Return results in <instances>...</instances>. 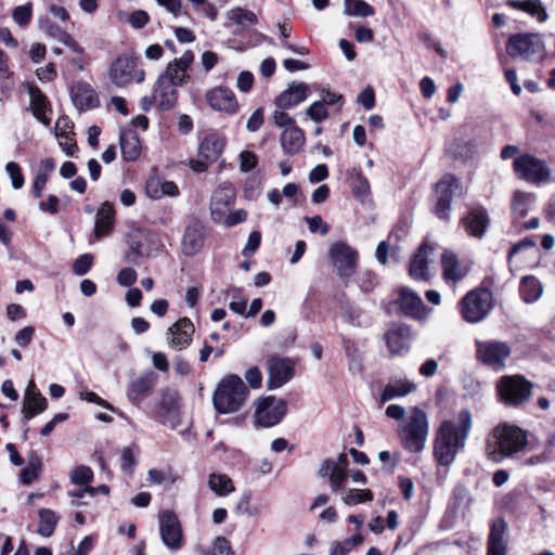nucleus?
<instances>
[{
    "mask_svg": "<svg viewBox=\"0 0 555 555\" xmlns=\"http://www.w3.org/2000/svg\"><path fill=\"white\" fill-rule=\"evenodd\" d=\"M473 428V414L469 410L459 411L454 418H444L435 429L433 457L442 467H450L467 443Z\"/></svg>",
    "mask_w": 555,
    "mask_h": 555,
    "instance_id": "obj_1",
    "label": "nucleus"
},
{
    "mask_svg": "<svg viewBox=\"0 0 555 555\" xmlns=\"http://www.w3.org/2000/svg\"><path fill=\"white\" fill-rule=\"evenodd\" d=\"M193 61V52L185 51L180 57L170 62L165 72L159 75L153 88V101L158 108L169 111L175 107L178 100L177 88L189 80L188 69Z\"/></svg>",
    "mask_w": 555,
    "mask_h": 555,
    "instance_id": "obj_2",
    "label": "nucleus"
},
{
    "mask_svg": "<svg viewBox=\"0 0 555 555\" xmlns=\"http://www.w3.org/2000/svg\"><path fill=\"white\" fill-rule=\"evenodd\" d=\"M528 443L526 431L516 425L501 423L488 434L485 446L486 456L495 463L521 452Z\"/></svg>",
    "mask_w": 555,
    "mask_h": 555,
    "instance_id": "obj_3",
    "label": "nucleus"
},
{
    "mask_svg": "<svg viewBox=\"0 0 555 555\" xmlns=\"http://www.w3.org/2000/svg\"><path fill=\"white\" fill-rule=\"evenodd\" d=\"M428 435L427 413L418 406L410 408L408 417L398 427V436L403 448L412 453L422 452L425 449Z\"/></svg>",
    "mask_w": 555,
    "mask_h": 555,
    "instance_id": "obj_4",
    "label": "nucleus"
},
{
    "mask_svg": "<svg viewBox=\"0 0 555 555\" xmlns=\"http://www.w3.org/2000/svg\"><path fill=\"white\" fill-rule=\"evenodd\" d=\"M247 396L248 389L243 379L230 374L219 382L212 396V403L217 412L231 414L244 405Z\"/></svg>",
    "mask_w": 555,
    "mask_h": 555,
    "instance_id": "obj_5",
    "label": "nucleus"
},
{
    "mask_svg": "<svg viewBox=\"0 0 555 555\" xmlns=\"http://www.w3.org/2000/svg\"><path fill=\"white\" fill-rule=\"evenodd\" d=\"M506 52L513 59H521L527 62L543 61L546 56L542 36L532 33L509 36L506 42Z\"/></svg>",
    "mask_w": 555,
    "mask_h": 555,
    "instance_id": "obj_6",
    "label": "nucleus"
},
{
    "mask_svg": "<svg viewBox=\"0 0 555 555\" xmlns=\"http://www.w3.org/2000/svg\"><path fill=\"white\" fill-rule=\"evenodd\" d=\"M496 392L501 402L519 406L532 395V384L521 375H505L496 383Z\"/></svg>",
    "mask_w": 555,
    "mask_h": 555,
    "instance_id": "obj_7",
    "label": "nucleus"
},
{
    "mask_svg": "<svg viewBox=\"0 0 555 555\" xmlns=\"http://www.w3.org/2000/svg\"><path fill=\"white\" fill-rule=\"evenodd\" d=\"M328 258L337 275L349 280L358 269L359 254L345 241H336L328 247Z\"/></svg>",
    "mask_w": 555,
    "mask_h": 555,
    "instance_id": "obj_8",
    "label": "nucleus"
},
{
    "mask_svg": "<svg viewBox=\"0 0 555 555\" xmlns=\"http://www.w3.org/2000/svg\"><path fill=\"white\" fill-rule=\"evenodd\" d=\"M492 293L478 288L467 293L461 300V313L465 321L477 323L482 321L492 309Z\"/></svg>",
    "mask_w": 555,
    "mask_h": 555,
    "instance_id": "obj_9",
    "label": "nucleus"
},
{
    "mask_svg": "<svg viewBox=\"0 0 555 555\" xmlns=\"http://www.w3.org/2000/svg\"><path fill=\"white\" fill-rule=\"evenodd\" d=\"M514 171L519 179L531 184L546 182L551 176V170L545 162L529 154L514 158Z\"/></svg>",
    "mask_w": 555,
    "mask_h": 555,
    "instance_id": "obj_10",
    "label": "nucleus"
},
{
    "mask_svg": "<svg viewBox=\"0 0 555 555\" xmlns=\"http://www.w3.org/2000/svg\"><path fill=\"white\" fill-rule=\"evenodd\" d=\"M287 412V403L273 396L259 398L255 404V423L262 427L279 424Z\"/></svg>",
    "mask_w": 555,
    "mask_h": 555,
    "instance_id": "obj_11",
    "label": "nucleus"
},
{
    "mask_svg": "<svg viewBox=\"0 0 555 555\" xmlns=\"http://www.w3.org/2000/svg\"><path fill=\"white\" fill-rule=\"evenodd\" d=\"M462 188L459 179L448 175L444 176L435 188V215L442 219L448 220L451 211V202L453 196L461 194Z\"/></svg>",
    "mask_w": 555,
    "mask_h": 555,
    "instance_id": "obj_12",
    "label": "nucleus"
},
{
    "mask_svg": "<svg viewBox=\"0 0 555 555\" xmlns=\"http://www.w3.org/2000/svg\"><path fill=\"white\" fill-rule=\"evenodd\" d=\"M512 349L508 344L498 340L477 341L478 360L493 371H501L506 365Z\"/></svg>",
    "mask_w": 555,
    "mask_h": 555,
    "instance_id": "obj_13",
    "label": "nucleus"
},
{
    "mask_svg": "<svg viewBox=\"0 0 555 555\" xmlns=\"http://www.w3.org/2000/svg\"><path fill=\"white\" fill-rule=\"evenodd\" d=\"M144 78V70L137 67L135 60L131 56L120 55L111 65L109 79L119 88L127 87L132 82L140 83Z\"/></svg>",
    "mask_w": 555,
    "mask_h": 555,
    "instance_id": "obj_14",
    "label": "nucleus"
},
{
    "mask_svg": "<svg viewBox=\"0 0 555 555\" xmlns=\"http://www.w3.org/2000/svg\"><path fill=\"white\" fill-rule=\"evenodd\" d=\"M348 460L346 454L341 453L336 461L326 460L319 470L320 476L328 477L330 487L333 492L344 490L346 479L348 478Z\"/></svg>",
    "mask_w": 555,
    "mask_h": 555,
    "instance_id": "obj_15",
    "label": "nucleus"
},
{
    "mask_svg": "<svg viewBox=\"0 0 555 555\" xmlns=\"http://www.w3.org/2000/svg\"><path fill=\"white\" fill-rule=\"evenodd\" d=\"M159 533L168 548L179 550L182 546L181 525L173 513L165 511L159 515Z\"/></svg>",
    "mask_w": 555,
    "mask_h": 555,
    "instance_id": "obj_16",
    "label": "nucleus"
},
{
    "mask_svg": "<svg viewBox=\"0 0 555 555\" xmlns=\"http://www.w3.org/2000/svg\"><path fill=\"white\" fill-rule=\"evenodd\" d=\"M269 374L268 387L276 389L286 384L294 375V363L287 358L271 357L267 361Z\"/></svg>",
    "mask_w": 555,
    "mask_h": 555,
    "instance_id": "obj_17",
    "label": "nucleus"
},
{
    "mask_svg": "<svg viewBox=\"0 0 555 555\" xmlns=\"http://www.w3.org/2000/svg\"><path fill=\"white\" fill-rule=\"evenodd\" d=\"M235 190L230 183L220 184L210 198V214L215 222H221L224 214L234 204Z\"/></svg>",
    "mask_w": 555,
    "mask_h": 555,
    "instance_id": "obj_18",
    "label": "nucleus"
},
{
    "mask_svg": "<svg viewBox=\"0 0 555 555\" xmlns=\"http://www.w3.org/2000/svg\"><path fill=\"white\" fill-rule=\"evenodd\" d=\"M538 254L535 242L531 238H525L511 249L508 255L509 266L512 269H520L524 266L531 267L535 264Z\"/></svg>",
    "mask_w": 555,
    "mask_h": 555,
    "instance_id": "obj_19",
    "label": "nucleus"
},
{
    "mask_svg": "<svg viewBox=\"0 0 555 555\" xmlns=\"http://www.w3.org/2000/svg\"><path fill=\"white\" fill-rule=\"evenodd\" d=\"M442 278L447 283L456 284L463 280L469 272L470 268L460 260L457 255L452 250H444L441 254Z\"/></svg>",
    "mask_w": 555,
    "mask_h": 555,
    "instance_id": "obj_20",
    "label": "nucleus"
},
{
    "mask_svg": "<svg viewBox=\"0 0 555 555\" xmlns=\"http://www.w3.org/2000/svg\"><path fill=\"white\" fill-rule=\"evenodd\" d=\"M74 106L80 111H87L99 106L100 101L95 90L86 81L75 82L69 90Z\"/></svg>",
    "mask_w": 555,
    "mask_h": 555,
    "instance_id": "obj_21",
    "label": "nucleus"
},
{
    "mask_svg": "<svg viewBox=\"0 0 555 555\" xmlns=\"http://www.w3.org/2000/svg\"><path fill=\"white\" fill-rule=\"evenodd\" d=\"M194 325L190 319L183 318L167 330L168 345L176 350L185 349L192 341Z\"/></svg>",
    "mask_w": 555,
    "mask_h": 555,
    "instance_id": "obj_22",
    "label": "nucleus"
},
{
    "mask_svg": "<svg viewBox=\"0 0 555 555\" xmlns=\"http://www.w3.org/2000/svg\"><path fill=\"white\" fill-rule=\"evenodd\" d=\"M434 251V247L427 242H424L416 253L411 258L410 262V276L413 280L429 281L431 272L429 268V255Z\"/></svg>",
    "mask_w": 555,
    "mask_h": 555,
    "instance_id": "obj_23",
    "label": "nucleus"
},
{
    "mask_svg": "<svg viewBox=\"0 0 555 555\" xmlns=\"http://www.w3.org/2000/svg\"><path fill=\"white\" fill-rule=\"evenodd\" d=\"M205 242V227L199 221L189 223L182 236L181 249L185 256L198 254Z\"/></svg>",
    "mask_w": 555,
    "mask_h": 555,
    "instance_id": "obj_24",
    "label": "nucleus"
},
{
    "mask_svg": "<svg viewBox=\"0 0 555 555\" xmlns=\"http://www.w3.org/2000/svg\"><path fill=\"white\" fill-rule=\"evenodd\" d=\"M206 100L214 111L233 114L238 103L232 90L224 87H217L206 93Z\"/></svg>",
    "mask_w": 555,
    "mask_h": 555,
    "instance_id": "obj_25",
    "label": "nucleus"
},
{
    "mask_svg": "<svg viewBox=\"0 0 555 555\" xmlns=\"http://www.w3.org/2000/svg\"><path fill=\"white\" fill-rule=\"evenodd\" d=\"M47 399L37 389L34 380H30L26 387L22 414L26 421L31 420L36 415L42 413L47 409Z\"/></svg>",
    "mask_w": 555,
    "mask_h": 555,
    "instance_id": "obj_26",
    "label": "nucleus"
},
{
    "mask_svg": "<svg viewBox=\"0 0 555 555\" xmlns=\"http://www.w3.org/2000/svg\"><path fill=\"white\" fill-rule=\"evenodd\" d=\"M309 95V87L305 82H292L282 91L274 101V105L279 107L293 108L304 101Z\"/></svg>",
    "mask_w": 555,
    "mask_h": 555,
    "instance_id": "obj_27",
    "label": "nucleus"
},
{
    "mask_svg": "<svg viewBox=\"0 0 555 555\" xmlns=\"http://www.w3.org/2000/svg\"><path fill=\"white\" fill-rule=\"evenodd\" d=\"M399 301L402 311L406 315L415 319H424L427 317L423 300L415 292L405 287L401 288Z\"/></svg>",
    "mask_w": 555,
    "mask_h": 555,
    "instance_id": "obj_28",
    "label": "nucleus"
},
{
    "mask_svg": "<svg viewBox=\"0 0 555 555\" xmlns=\"http://www.w3.org/2000/svg\"><path fill=\"white\" fill-rule=\"evenodd\" d=\"M507 526L504 520L498 519L492 524L491 531L488 539L487 555H506L507 540H506Z\"/></svg>",
    "mask_w": 555,
    "mask_h": 555,
    "instance_id": "obj_29",
    "label": "nucleus"
},
{
    "mask_svg": "<svg viewBox=\"0 0 555 555\" xmlns=\"http://www.w3.org/2000/svg\"><path fill=\"white\" fill-rule=\"evenodd\" d=\"M145 192L151 199H160L164 196H177L179 189L175 182L153 175L146 181Z\"/></svg>",
    "mask_w": 555,
    "mask_h": 555,
    "instance_id": "obj_30",
    "label": "nucleus"
},
{
    "mask_svg": "<svg viewBox=\"0 0 555 555\" xmlns=\"http://www.w3.org/2000/svg\"><path fill=\"white\" fill-rule=\"evenodd\" d=\"M489 216L486 209L476 208L468 212V215L463 219V225L465 231L475 237H482L488 225H489Z\"/></svg>",
    "mask_w": 555,
    "mask_h": 555,
    "instance_id": "obj_31",
    "label": "nucleus"
},
{
    "mask_svg": "<svg viewBox=\"0 0 555 555\" xmlns=\"http://www.w3.org/2000/svg\"><path fill=\"white\" fill-rule=\"evenodd\" d=\"M411 332L408 326L397 325L386 334L387 345L392 354H401L410 347Z\"/></svg>",
    "mask_w": 555,
    "mask_h": 555,
    "instance_id": "obj_32",
    "label": "nucleus"
},
{
    "mask_svg": "<svg viewBox=\"0 0 555 555\" xmlns=\"http://www.w3.org/2000/svg\"><path fill=\"white\" fill-rule=\"evenodd\" d=\"M305 142V133L298 126L286 128L281 132L280 144L282 150L288 155L299 153Z\"/></svg>",
    "mask_w": 555,
    "mask_h": 555,
    "instance_id": "obj_33",
    "label": "nucleus"
},
{
    "mask_svg": "<svg viewBox=\"0 0 555 555\" xmlns=\"http://www.w3.org/2000/svg\"><path fill=\"white\" fill-rule=\"evenodd\" d=\"M154 386L155 379L151 374L140 376L128 385L127 397L133 404L139 405Z\"/></svg>",
    "mask_w": 555,
    "mask_h": 555,
    "instance_id": "obj_34",
    "label": "nucleus"
},
{
    "mask_svg": "<svg viewBox=\"0 0 555 555\" xmlns=\"http://www.w3.org/2000/svg\"><path fill=\"white\" fill-rule=\"evenodd\" d=\"M416 390V385L404 378L391 379L383 389L380 401L387 402L396 398L404 397Z\"/></svg>",
    "mask_w": 555,
    "mask_h": 555,
    "instance_id": "obj_35",
    "label": "nucleus"
},
{
    "mask_svg": "<svg viewBox=\"0 0 555 555\" xmlns=\"http://www.w3.org/2000/svg\"><path fill=\"white\" fill-rule=\"evenodd\" d=\"M28 93L30 98V108L34 116L43 125L48 126L50 120L47 117L49 102L41 90L34 85H28Z\"/></svg>",
    "mask_w": 555,
    "mask_h": 555,
    "instance_id": "obj_36",
    "label": "nucleus"
},
{
    "mask_svg": "<svg viewBox=\"0 0 555 555\" xmlns=\"http://www.w3.org/2000/svg\"><path fill=\"white\" fill-rule=\"evenodd\" d=\"M113 220L114 208L105 202L101 205L95 218L94 235L96 238L106 236L111 232Z\"/></svg>",
    "mask_w": 555,
    "mask_h": 555,
    "instance_id": "obj_37",
    "label": "nucleus"
},
{
    "mask_svg": "<svg viewBox=\"0 0 555 555\" xmlns=\"http://www.w3.org/2000/svg\"><path fill=\"white\" fill-rule=\"evenodd\" d=\"M120 149L125 160H135L141 153V144L134 131H124L120 135Z\"/></svg>",
    "mask_w": 555,
    "mask_h": 555,
    "instance_id": "obj_38",
    "label": "nucleus"
},
{
    "mask_svg": "<svg viewBox=\"0 0 555 555\" xmlns=\"http://www.w3.org/2000/svg\"><path fill=\"white\" fill-rule=\"evenodd\" d=\"M44 31L48 37L68 47L74 53L78 55L83 54V48L72 37L70 34L59 26L48 24L47 27H44Z\"/></svg>",
    "mask_w": 555,
    "mask_h": 555,
    "instance_id": "obj_39",
    "label": "nucleus"
},
{
    "mask_svg": "<svg viewBox=\"0 0 555 555\" xmlns=\"http://www.w3.org/2000/svg\"><path fill=\"white\" fill-rule=\"evenodd\" d=\"M507 5L524 11L531 16L537 17L540 22H544L547 18V13L542 5L541 0H508Z\"/></svg>",
    "mask_w": 555,
    "mask_h": 555,
    "instance_id": "obj_40",
    "label": "nucleus"
},
{
    "mask_svg": "<svg viewBox=\"0 0 555 555\" xmlns=\"http://www.w3.org/2000/svg\"><path fill=\"white\" fill-rule=\"evenodd\" d=\"M224 146V138L214 134L205 138L201 144L199 151L206 159L214 160L223 152Z\"/></svg>",
    "mask_w": 555,
    "mask_h": 555,
    "instance_id": "obj_41",
    "label": "nucleus"
},
{
    "mask_svg": "<svg viewBox=\"0 0 555 555\" xmlns=\"http://www.w3.org/2000/svg\"><path fill=\"white\" fill-rule=\"evenodd\" d=\"M340 500L344 504L352 506L373 500V493L370 489L345 488L340 491Z\"/></svg>",
    "mask_w": 555,
    "mask_h": 555,
    "instance_id": "obj_42",
    "label": "nucleus"
},
{
    "mask_svg": "<svg viewBox=\"0 0 555 555\" xmlns=\"http://www.w3.org/2000/svg\"><path fill=\"white\" fill-rule=\"evenodd\" d=\"M208 487L219 496H225L235 490L231 478L224 474H211L208 478Z\"/></svg>",
    "mask_w": 555,
    "mask_h": 555,
    "instance_id": "obj_43",
    "label": "nucleus"
},
{
    "mask_svg": "<svg viewBox=\"0 0 555 555\" xmlns=\"http://www.w3.org/2000/svg\"><path fill=\"white\" fill-rule=\"evenodd\" d=\"M39 514L38 533L42 537H50L59 522V516L50 508H41Z\"/></svg>",
    "mask_w": 555,
    "mask_h": 555,
    "instance_id": "obj_44",
    "label": "nucleus"
},
{
    "mask_svg": "<svg viewBox=\"0 0 555 555\" xmlns=\"http://www.w3.org/2000/svg\"><path fill=\"white\" fill-rule=\"evenodd\" d=\"M534 203V195L531 193L516 192L512 202V209L517 218H524L530 211Z\"/></svg>",
    "mask_w": 555,
    "mask_h": 555,
    "instance_id": "obj_45",
    "label": "nucleus"
},
{
    "mask_svg": "<svg viewBox=\"0 0 555 555\" xmlns=\"http://www.w3.org/2000/svg\"><path fill=\"white\" fill-rule=\"evenodd\" d=\"M344 13L349 16L367 17L374 14V9L364 0H345Z\"/></svg>",
    "mask_w": 555,
    "mask_h": 555,
    "instance_id": "obj_46",
    "label": "nucleus"
},
{
    "mask_svg": "<svg viewBox=\"0 0 555 555\" xmlns=\"http://www.w3.org/2000/svg\"><path fill=\"white\" fill-rule=\"evenodd\" d=\"M520 291L526 302L535 301L542 295V287L540 282L532 276L522 278Z\"/></svg>",
    "mask_w": 555,
    "mask_h": 555,
    "instance_id": "obj_47",
    "label": "nucleus"
},
{
    "mask_svg": "<svg viewBox=\"0 0 555 555\" xmlns=\"http://www.w3.org/2000/svg\"><path fill=\"white\" fill-rule=\"evenodd\" d=\"M227 16L230 21L243 27L257 23V16L254 12L240 7L229 10Z\"/></svg>",
    "mask_w": 555,
    "mask_h": 555,
    "instance_id": "obj_48",
    "label": "nucleus"
},
{
    "mask_svg": "<svg viewBox=\"0 0 555 555\" xmlns=\"http://www.w3.org/2000/svg\"><path fill=\"white\" fill-rule=\"evenodd\" d=\"M62 124L67 126V118L66 117H62V118L57 119L56 125H55V135L59 139V144L62 147V150L67 155L72 156L74 154V151L77 149V146H76L73 138L70 137V132L69 131H64V132L60 131Z\"/></svg>",
    "mask_w": 555,
    "mask_h": 555,
    "instance_id": "obj_49",
    "label": "nucleus"
},
{
    "mask_svg": "<svg viewBox=\"0 0 555 555\" xmlns=\"http://www.w3.org/2000/svg\"><path fill=\"white\" fill-rule=\"evenodd\" d=\"M13 88V72L11 70L8 57L0 50V89L2 93H8Z\"/></svg>",
    "mask_w": 555,
    "mask_h": 555,
    "instance_id": "obj_50",
    "label": "nucleus"
},
{
    "mask_svg": "<svg viewBox=\"0 0 555 555\" xmlns=\"http://www.w3.org/2000/svg\"><path fill=\"white\" fill-rule=\"evenodd\" d=\"M41 467V460L36 455H31L27 466L21 473V481L24 485H30L33 481L37 480L39 478Z\"/></svg>",
    "mask_w": 555,
    "mask_h": 555,
    "instance_id": "obj_51",
    "label": "nucleus"
},
{
    "mask_svg": "<svg viewBox=\"0 0 555 555\" xmlns=\"http://www.w3.org/2000/svg\"><path fill=\"white\" fill-rule=\"evenodd\" d=\"M320 101L330 109L333 108L339 112L345 101L340 93L331 91L328 88L322 87L320 90Z\"/></svg>",
    "mask_w": 555,
    "mask_h": 555,
    "instance_id": "obj_52",
    "label": "nucleus"
},
{
    "mask_svg": "<svg viewBox=\"0 0 555 555\" xmlns=\"http://www.w3.org/2000/svg\"><path fill=\"white\" fill-rule=\"evenodd\" d=\"M288 108L275 106L271 113L273 125L280 129H286L297 126L295 119L286 112Z\"/></svg>",
    "mask_w": 555,
    "mask_h": 555,
    "instance_id": "obj_53",
    "label": "nucleus"
},
{
    "mask_svg": "<svg viewBox=\"0 0 555 555\" xmlns=\"http://www.w3.org/2000/svg\"><path fill=\"white\" fill-rule=\"evenodd\" d=\"M305 115L314 122H322L330 116L328 108L320 101L317 100L311 103L306 109Z\"/></svg>",
    "mask_w": 555,
    "mask_h": 555,
    "instance_id": "obj_54",
    "label": "nucleus"
},
{
    "mask_svg": "<svg viewBox=\"0 0 555 555\" xmlns=\"http://www.w3.org/2000/svg\"><path fill=\"white\" fill-rule=\"evenodd\" d=\"M160 406L167 416L175 418L179 412V397L175 391L163 393Z\"/></svg>",
    "mask_w": 555,
    "mask_h": 555,
    "instance_id": "obj_55",
    "label": "nucleus"
},
{
    "mask_svg": "<svg viewBox=\"0 0 555 555\" xmlns=\"http://www.w3.org/2000/svg\"><path fill=\"white\" fill-rule=\"evenodd\" d=\"M70 481L77 486H87L93 479V473L89 466L80 465L70 472Z\"/></svg>",
    "mask_w": 555,
    "mask_h": 555,
    "instance_id": "obj_56",
    "label": "nucleus"
},
{
    "mask_svg": "<svg viewBox=\"0 0 555 555\" xmlns=\"http://www.w3.org/2000/svg\"><path fill=\"white\" fill-rule=\"evenodd\" d=\"M5 171L11 179L13 189L18 190V189L23 188L24 182H25L24 177L22 175L21 167L16 163L9 162L5 165Z\"/></svg>",
    "mask_w": 555,
    "mask_h": 555,
    "instance_id": "obj_57",
    "label": "nucleus"
},
{
    "mask_svg": "<svg viewBox=\"0 0 555 555\" xmlns=\"http://www.w3.org/2000/svg\"><path fill=\"white\" fill-rule=\"evenodd\" d=\"M233 551L230 542L224 537H217L211 545V551L207 555H232Z\"/></svg>",
    "mask_w": 555,
    "mask_h": 555,
    "instance_id": "obj_58",
    "label": "nucleus"
},
{
    "mask_svg": "<svg viewBox=\"0 0 555 555\" xmlns=\"http://www.w3.org/2000/svg\"><path fill=\"white\" fill-rule=\"evenodd\" d=\"M93 257L90 254L79 256L73 264V271L76 275H85L91 268Z\"/></svg>",
    "mask_w": 555,
    "mask_h": 555,
    "instance_id": "obj_59",
    "label": "nucleus"
},
{
    "mask_svg": "<svg viewBox=\"0 0 555 555\" xmlns=\"http://www.w3.org/2000/svg\"><path fill=\"white\" fill-rule=\"evenodd\" d=\"M13 20L21 26H26L31 20V4L18 5L13 11Z\"/></svg>",
    "mask_w": 555,
    "mask_h": 555,
    "instance_id": "obj_60",
    "label": "nucleus"
},
{
    "mask_svg": "<svg viewBox=\"0 0 555 555\" xmlns=\"http://www.w3.org/2000/svg\"><path fill=\"white\" fill-rule=\"evenodd\" d=\"M352 191L358 198H361L362 201L365 199L370 195V183L367 179L362 175H357L353 181Z\"/></svg>",
    "mask_w": 555,
    "mask_h": 555,
    "instance_id": "obj_61",
    "label": "nucleus"
},
{
    "mask_svg": "<svg viewBox=\"0 0 555 555\" xmlns=\"http://www.w3.org/2000/svg\"><path fill=\"white\" fill-rule=\"evenodd\" d=\"M305 221L308 225V229L311 233L320 232L321 235H326L328 233V225L325 223L321 216L317 215L313 217H306Z\"/></svg>",
    "mask_w": 555,
    "mask_h": 555,
    "instance_id": "obj_62",
    "label": "nucleus"
},
{
    "mask_svg": "<svg viewBox=\"0 0 555 555\" xmlns=\"http://www.w3.org/2000/svg\"><path fill=\"white\" fill-rule=\"evenodd\" d=\"M258 164V157L254 152L243 151L240 154V170L242 172H249Z\"/></svg>",
    "mask_w": 555,
    "mask_h": 555,
    "instance_id": "obj_63",
    "label": "nucleus"
},
{
    "mask_svg": "<svg viewBox=\"0 0 555 555\" xmlns=\"http://www.w3.org/2000/svg\"><path fill=\"white\" fill-rule=\"evenodd\" d=\"M36 76L41 82H51L56 76V68L53 63H48L44 66H41L36 69Z\"/></svg>",
    "mask_w": 555,
    "mask_h": 555,
    "instance_id": "obj_64",
    "label": "nucleus"
}]
</instances>
